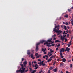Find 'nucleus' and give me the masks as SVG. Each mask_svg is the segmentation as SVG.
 Segmentation results:
<instances>
[{
	"instance_id": "nucleus-11",
	"label": "nucleus",
	"mask_w": 73,
	"mask_h": 73,
	"mask_svg": "<svg viewBox=\"0 0 73 73\" xmlns=\"http://www.w3.org/2000/svg\"><path fill=\"white\" fill-rule=\"evenodd\" d=\"M70 50V48H68V47H66V49H65V51H69Z\"/></svg>"
},
{
	"instance_id": "nucleus-22",
	"label": "nucleus",
	"mask_w": 73,
	"mask_h": 73,
	"mask_svg": "<svg viewBox=\"0 0 73 73\" xmlns=\"http://www.w3.org/2000/svg\"><path fill=\"white\" fill-rule=\"evenodd\" d=\"M20 72L21 73H24V71L22 70H20Z\"/></svg>"
},
{
	"instance_id": "nucleus-55",
	"label": "nucleus",
	"mask_w": 73,
	"mask_h": 73,
	"mask_svg": "<svg viewBox=\"0 0 73 73\" xmlns=\"http://www.w3.org/2000/svg\"><path fill=\"white\" fill-rule=\"evenodd\" d=\"M44 54H46V52H45L44 53Z\"/></svg>"
},
{
	"instance_id": "nucleus-21",
	"label": "nucleus",
	"mask_w": 73,
	"mask_h": 73,
	"mask_svg": "<svg viewBox=\"0 0 73 73\" xmlns=\"http://www.w3.org/2000/svg\"><path fill=\"white\" fill-rule=\"evenodd\" d=\"M52 61V59L51 58H50L47 61V62H50V61Z\"/></svg>"
},
{
	"instance_id": "nucleus-8",
	"label": "nucleus",
	"mask_w": 73,
	"mask_h": 73,
	"mask_svg": "<svg viewBox=\"0 0 73 73\" xmlns=\"http://www.w3.org/2000/svg\"><path fill=\"white\" fill-rule=\"evenodd\" d=\"M27 61H25L23 62V66H24V67H25V68L26 67V65H27Z\"/></svg>"
},
{
	"instance_id": "nucleus-1",
	"label": "nucleus",
	"mask_w": 73,
	"mask_h": 73,
	"mask_svg": "<svg viewBox=\"0 0 73 73\" xmlns=\"http://www.w3.org/2000/svg\"><path fill=\"white\" fill-rule=\"evenodd\" d=\"M54 25L55 27V28L53 29V31L57 33V35L58 36L62 32V31L61 30H59V29H60V26L59 25L56 26V24H55Z\"/></svg>"
},
{
	"instance_id": "nucleus-24",
	"label": "nucleus",
	"mask_w": 73,
	"mask_h": 73,
	"mask_svg": "<svg viewBox=\"0 0 73 73\" xmlns=\"http://www.w3.org/2000/svg\"><path fill=\"white\" fill-rule=\"evenodd\" d=\"M28 68H27V69L26 70H25L24 72V73H25H25H26V72H28Z\"/></svg>"
},
{
	"instance_id": "nucleus-56",
	"label": "nucleus",
	"mask_w": 73,
	"mask_h": 73,
	"mask_svg": "<svg viewBox=\"0 0 73 73\" xmlns=\"http://www.w3.org/2000/svg\"><path fill=\"white\" fill-rule=\"evenodd\" d=\"M42 70H41V71H40L39 72V73H42Z\"/></svg>"
},
{
	"instance_id": "nucleus-63",
	"label": "nucleus",
	"mask_w": 73,
	"mask_h": 73,
	"mask_svg": "<svg viewBox=\"0 0 73 73\" xmlns=\"http://www.w3.org/2000/svg\"><path fill=\"white\" fill-rule=\"evenodd\" d=\"M71 9H73V7L72 6L71 8Z\"/></svg>"
},
{
	"instance_id": "nucleus-25",
	"label": "nucleus",
	"mask_w": 73,
	"mask_h": 73,
	"mask_svg": "<svg viewBox=\"0 0 73 73\" xmlns=\"http://www.w3.org/2000/svg\"><path fill=\"white\" fill-rule=\"evenodd\" d=\"M38 67V66L37 65V64H36L35 66H34V67Z\"/></svg>"
},
{
	"instance_id": "nucleus-47",
	"label": "nucleus",
	"mask_w": 73,
	"mask_h": 73,
	"mask_svg": "<svg viewBox=\"0 0 73 73\" xmlns=\"http://www.w3.org/2000/svg\"><path fill=\"white\" fill-rule=\"evenodd\" d=\"M57 38H53V40H56Z\"/></svg>"
},
{
	"instance_id": "nucleus-35",
	"label": "nucleus",
	"mask_w": 73,
	"mask_h": 73,
	"mask_svg": "<svg viewBox=\"0 0 73 73\" xmlns=\"http://www.w3.org/2000/svg\"><path fill=\"white\" fill-rule=\"evenodd\" d=\"M29 66H31V62H29Z\"/></svg>"
},
{
	"instance_id": "nucleus-9",
	"label": "nucleus",
	"mask_w": 73,
	"mask_h": 73,
	"mask_svg": "<svg viewBox=\"0 0 73 73\" xmlns=\"http://www.w3.org/2000/svg\"><path fill=\"white\" fill-rule=\"evenodd\" d=\"M47 55L49 56V57H50V56L52 55V54L51 53V52H49L47 54Z\"/></svg>"
},
{
	"instance_id": "nucleus-32",
	"label": "nucleus",
	"mask_w": 73,
	"mask_h": 73,
	"mask_svg": "<svg viewBox=\"0 0 73 73\" xmlns=\"http://www.w3.org/2000/svg\"><path fill=\"white\" fill-rule=\"evenodd\" d=\"M29 69H30V72H31L32 71V68H31V67L29 68Z\"/></svg>"
},
{
	"instance_id": "nucleus-13",
	"label": "nucleus",
	"mask_w": 73,
	"mask_h": 73,
	"mask_svg": "<svg viewBox=\"0 0 73 73\" xmlns=\"http://www.w3.org/2000/svg\"><path fill=\"white\" fill-rule=\"evenodd\" d=\"M33 54H31V57L32 59H35V57L33 56Z\"/></svg>"
},
{
	"instance_id": "nucleus-19",
	"label": "nucleus",
	"mask_w": 73,
	"mask_h": 73,
	"mask_svg": "<svg viewBox=\"0 0 73 73\" xmlns=\"http://www.w3.org/2000/svg\"><path fill=\"white\" fill-rule=\"evenodd\" d=\"M31 54V52L29 51V50H28L27 51V54H28V55H29Z\"/></svg>"
},
{
	"instance_id": "nucleus-61",
	"label": "nucleus",
	"mask_w": 73,
	"mask_h": 73,
	"mask_svg": "<svg viewBox=\"0 0 73 73\" xmlns=\"http://www.w3.org/2000/svg\"><path fill=\"white\" fill-rule=\"evenodd\" d=\"M53 52H54V51L52 50V51H51V52H51V53H53Z\"/></svg>"
},
{
	"instance_id": "nucleus-6",
	"label": "nucleus",
	"mask_w": 73,
	"mask_h": 73,
	"mask_svg": "<svg viewBox=\"0 0 73 73\" xmlns=\"http://www.w3.org/2000/svg\"><path fill=\"white\" fill-rule=\"evenodd\" d=\"M52 38L50 39H49L47 40V42H50L51 43H52V44H53V42H52Z\"/></svg>"
},
{
	"instance_id": "nucleus-36",
	"label": "nucleus",
	"mask_w": 73,
	"mask_h": 73,
	"mask_svg": "<svg viewBox=\"0 0 73 73\" xmlns=\"http://www.w3.org/2000/svg\"><path fill=\"white\" fill-rule=\"evenodd\" d=\"M38 64H39L40 65H42V64H41V62H40V63H38Z\"/></svg>"
},
{
	"instance_id": "nucleus-31",
	"label": "nucleus",
	"mask_w": 73,
	"mask_h": 73,
	"mask_svg": "<svg viewBox=\"0 0 73 73\" xmlns=\"http://www.w3.org/2000/svg\"><path fill=\"white\" fill-rule=\"evenodd\" d=\"M68 12H71V9H68Z\"/></svg>"
},
{
	"instance_id": "nucleus-18",
	"label": "nucleus",
	"mask_w": 73,
	"mask_h": 73,
	"mask_svg": "<svg viewBox=\"0 0 73 73\" xmlns=\"http://www.w3.org/2000/svg\"><path fill=\"white\" fill-rule=\"evenodd\" d=\"M57 68H55V69H54L53 70V71H54V72H57Z\"/></svg>"
},
{
	"instance_id": "nucleus-54",
	"label": "nucleus",
	"mask_w": 73,
	"mask_h": 73,
	"mask_svg": "<svg viewBox=\"0 0 73 73\" xmlns=\"http://www.w3.org/2000/svg\"><path fill=\"white\" fill-rule=\"evenodd\" d=\"M24 60V59L23 58L22 59V61H23Z\"/></svg>"
},
{
	"instance_id": "nucleus-29",
	"label": "nucleus",
	"mask_w": 73,
	"mask_h": 73,
	"mask_svg": "<svg viewBox=\"0 0 73 73\" xmlns=\"http://www.w3.org/2000/svg\"><path fill=\"white\" fill-rule=\"evenodd\" d=\"M40 56H41V55H39L38 56H37L36 57V58H39V57H40Z\"/></svg>"
},
{
	"instance_id": "nucleus-57",
	"label": "nucleus",
	"mask_w": 73,
	"mask_h": 73,
	"mask_svg": "<svg viewBox=\"0 0 73 73\" xmlns=\"http://www.w3.org/2000/svg\"><path fill=\"white\" fill-rule=\"evenodd\" d=\"M69 73V72L68 71H66V73Z\"/></svg>"
},
{
	"instance_id": "nucleus-37",
	"label": "nucleus",
	"mask_w": 73,
	"mask_h": 73,
	"mask_svg": "<svg viewBox=\"0 0 73 73\" xmlns=\"http://www.w3.org/2000/svg\"><path fill=\"white\" fill-rule=\"evenodd\" d=\"M58 44V45H57V48H58V47H59V46H60V44Z\"/></svg>"
},
{
	"instance_id": "nucleus-38",
	"label": "nucleus",
	"mask_w": 73,
	"mask_h": 73,
	"mask_svg": "<svg viewBox=\"0 0 73 73\" xmlns=\"http://www.w3.org/2000/svg\"><path fill=\"white\" fill-rule=\"evenodd\" d=\"M65 33H65V31H64L63 33V35H65Z\"/></svg>"
},
{
	"instance_id": "nucleus-59",
	"label": "nucleus",
	"mask_w": 73,
	"mask_h": 73,
	"mask_svg": "<svg viewBox=\"0 0 73 73\" xmlns=\"http://www.w3.org/2000/svg\"><path fill=\"white\" fill-rule=\"evenodd\" d=\"M45 50H46V49H44V50H43V51L44 52H45Z\"/></svg>"
},
{
	"instance_id": "nucleus-12",
	"label": "nucleus",
	"mask_w": 73,
	"mask_h": 73,
	"mask_svg": "<svg viewBox=\"0 0 73 73\" xmlns=\"http://www.w3.org/2000/svg\"><path fill=\"white\" fill-rule=\"evenodd\" d=\"M60 57L61 58H62L63 57V55H62V53L60 52Z\"/></svg>"
},
{
	"instance_id": "nucleus-17",
	"label": "nucleus",
	"mask_w": 73,
	"mask_h": 73,
	"mask_svg": "<svg viewBox=\"0 0 73 73\" xmlns=\"http://www.w3.org/2000/svg\"><path fill=\"white\" fill-rule=\"evenodd\" d=\"M62 61L63 62H65V61H66V59L65 58H63L62 59Z\"/></svg>"
},
{
	"instance_id": "nucleus-60",
	"label": "nucleus",
	"mask_w": 73,
	"mask_h": 73,
	"mask_svg": "<svg viewBox=\"0 0 73 73\" xmlns=\"http://www.w3.org/2000/svg\"><path fill=\"white\" fill-rule=\"evenodd\" d=\"M50 58H53V55L52 56H51L50 57Z\"/></svg>"
},
{
	"instance_id": "nucleus-40",
	"label": "nucleus",
	"mask_w": 73,
	"mask_h": 73,
	"mask_svg": "<svg viewBox=\"0 0 73 73\" xmlns=\"http://www.w3.org/2000/svg\"><path fill=\"white\" fill-rule=\"evenodd\" d=\"M71 23H73V20L72 19L71 20Z\"/></svg>"
},
{
	"instance_id": "nucleus-42",
	"label": "nucleus",
	"mask_w": 73,
	"mask_h": 73,
	"mask_svg": "<svg viewBox=\"0 0 73 73\" xmlns=\"http://www.w3.org/2000/svg\"><path fill=\"white\" fill-rule=\"evenodd\" d=\"M42 66H45V63H43V64H42Z\"/></svg>"
},
{
	"instance_id": "nucleus-23",
	"label": "nucleus",
	"mask_w": 73,
	"mask_h": 73,
	"mask_svg": "<svg viewBox=\"0 0 73 73\" xmlns=\"http://www.w3.org/2000/svg\"><path fill=\"white\" fill-rule=\"evenodd\" d=\"M64 17H66V18H68V15L67 14L64 16Z\"/></svg>"
},
{
	"instance_id": "nucleus-39",
	"label": "nucleus",
	"mask_w": 73,
	"mask_h": 73,
	"mask_svg": "<svg viewBox=\"0 0 73 73\" xmlns=\"http://www.w3.org/2000/svg\"><path fill=\"white\" fill-rule=\"evenodd\" d=\"M67 38H65V42H66V41H67Z\"/></svg>"
},
{
	"instance_id": "nucleus-14",
	"label": "nucleus",
	"mask_w": 73,
	"mask_h": 73,
	"mask_svg": "<svg viewBox=\"0 0 73 73\" xmlns=\"http://www.w3.org/2000/svg\"><path fill=\"white\" fill-rule=\"evenodd\" d=\"M46 42V41L45 40H43L40 41V42H39V43H44V42Z\"/></svg>"
},
{
	"instance_id": "nucleus-20",
	"label": "nucleus",
	"mask_w": 73,
	"mask_h": 73,
	"mask_svg": "<svg viewBox=\"0 0 73 73\" xmlns=\"http://www.w3.org/2000/svg\"><path fill=\"white\" fill-rule=\"evenodd\" d=\"M36 71H37L36 70H33L32 72H31V73H35V72H36Z\"/></svg>"
},
{
	"instance_id": "nucleus-49",
	"label": "nucleus",
	"mask_w": 73,
	"mask_h": 73,
	"mask_svg": "<svg viewBox=\"0 0 73 73\" xmlns=\"http://www.w3.org/2000/svg\"><path fill=\"white\" fill-rule=\"evenodd\" d=\"M48 57V55H45V57Z\"/></svg>"
},
{
	"instance_id": "nucleus-48",
	"label": "nucleus",
	"mask_w": 73,
	"mask_h": 73,
	"mask_svg": "<svg viewBox=\"0 0 73 73\" xmlns=\"http://www.w3.org/2000/svg\"><path fill=\"white\" fill-rule=\"evenodd\" d=\"M48 73H50V70H49L48 72Z\"/></svg>"
},
{
	"instance_id": "nucleus-51",
	"label": "nucleus",
	"mask_w": 73,
	"mask_h": 73,
	"mask_svg": "<svg viewBox=\"0 0 73 73\" xmlns=\"http://www.w3.org/2000/svg\"><path fill=\"white\" fill-rule=\"evenodd\" d=\"M70 68H72V64H71L70 65Z\"/></svg>"
},
{
	"instance_id": "nucleus-10",
	"label": "nucleus",
	"mask_w": 73,
	"mask_h": 73,
	"mask_svg": "<svg viewBox=\"0 0 73 73\" xmlns=\"http://www.w3.org/2000/svg\"><path fill=\"white\" fill-rule=\"evenodd\" d=\"M71 44H72V41H70L69 44H68V47H70V45H71Z\"/></svg>"
},
{
	"instance_id": "nucleus-46",
	"label": "nucleus",
	"mask_w": 73,
	"mask_h": 73,
	"mask_svg": "<svg viewBox=\"0 0 73 73\" xmlns=\"http://www.w3.org/2000/svg\"><path fill=\"white\" fill-rule=\"evenodd\" d=\"M64 25H62L61 26V28H64Z\"/></svg>"
},
{
	"instance_id": "nucleus-41",
	"label": "nucleus",
	"mask_w": 73,
	"mask_h": 73,
	"mask_svg": "<svg viewBox=\"0 0 73 73\" xmlns=\"http://www.w3.org/2000/svg\"><path fill=\"white\" fill-rule=\"evenodd\" d=\"M33 63H34V64H36V63H37V62L36 61H33Z\"/></svg>"
},
{
	"instance_id": "nucleus-4",
	"label": "nucleus",
	"mask_w": 73,
	"mask_h": 73,
	"mask_svg": "<svg viewBox=\"0 0 73 73\" xmlns=\"http://www.w3.org/2000/svg\"><path fill=\"white\" fill-rule=\"evenodd\" d=\"M52 44V43H49L47 45V46L48 47H51V46H53L55 45V44H52V45H50V44Z\"/></svg>"
},
{
	"instance_id": "nucleus-30",
	"label": "nucleus",
	"mask_w": 73,
	"mask_h": 73,
	"mask_svg": "<svg viewBox=\"0 0 73 73\" xmlns=\"http://www.w3.org/2000/svg\"><path fill=\"white\" fill-rule=\"evenodd\" d=\"M35 68H34V69H38V67H35Z\"/></svg>"
},
{
	"instance_id": "nucleus-3",
	"label": "nucleus",
	"mask_w": 73,
	"mask_h": 73,
	"mask_svg": "<svg viewBox=\"0 0 73 73\" xmlns=\"http://www.w3.org/2000/svg\"><path fill=\"white\" fill-rule=\"evenodd\" d=\"M40 44V43H38L36 44V46L35 51L37 52L38 50V45Z\"/></svg>"
},
{
	"instance_id": "nucleus-50",
	"label": "nucleus",
	"mask_w": 73,
	"mask_h": 73,
	"mask_svg": "<svg viewBox=\"0 0 73 73\" xmlns=\"http://www.w3.org/2000/svg\"><path fill=\"white\" fill-rule=\"evenodd\" d=\"M44 61H42L41 62V64H44Z\"/></svg>"
},
{
	"instance_id": "nucleus-7",
	"label": "nucleus",
	"mask_w": 73,
	"mask_h": 73,
	"mask_svg": "<svg viewBox=\"0 0 73 73\" xmlns=\"http://www.w3.org/2000/svg\"><path fill=\"white\" fill-rule=\"evenodd\" d=\"M21 66L22 67L21 68L22 69V70H23L24 71L25 70V68H24V65H23V64H22Z\"/></svg>"
},
{
	"instance_id": "nucleus-34",
	"label": "nucleus",
	"mask_w": 73,
	"mask_h": 73,
	"mask_svg": "<svg viewBox=\"0 0 73 73\" xmlns=\"http://www.w3.org/2000/svg\"><path fill=\"white\" fill-rule=\"evenodd\" d=\"M38 53H36L35 54V55L36 56H38Z\"/></svg>"
},
{
	"instance_id": "nucleus-16",
	"label": "nucleus",
	"mask_w": 73,
	"mask_h": 73,
	"mask_svg": "<svg viewBox=\"0 0 73 73\" xmlns=\"http://www.w3.org/2000/svg\"><path fill=\"white\" fill-rule=\"evenodd\" d=\"M45 43H44V45H48V41L45 42Z\"/></svg>"
},
{
	"instance_id": "nucleus-26",
	"label": "nucleus",
	"mask_w": 73,
	"mask_h": 73,
	"mask_svg": "<svg viewBox=\"0 0 73 73\" xmlns=\"http://www.w3.org/2000/svg\"><path fill=\"white\" fill-rule=\"evenodd\" d=\"M53 69V67H51L50 68H49L50 70H52Z\"/></svg>"
},
{
	"instance_id": "nucleus-52",
	"label": "nucleus",
	"mask_w": 73,
	"mask_h": 73,
	"mask_svg": "<svg viewBox=\"0 0 73 73\" xmlns=\"http://www.w3.org/2000/svg\"><path fill=\"white\" fill-rule=\"evenodd\" d=\"M69 34H68L67 35V37H69Z\"/></svg>"
},
{
	"instance_id": "nucleus-58",
	"label": "nucleus",
	"mask_w": 73,
	"mask_h": 73,
	"mask_svg": "<svg viewBox=\"0 0 73 73\" xmlns=\"http://www.w3.org/2000/svg\"><path fill=\"white\" fill-rule=\"evenodd\" d=\"M44 49L43 48H42V51H43L44 50Z\"/></svg>"
},
{
	"instance_id": "nucleus-43",
	"label": "nucleus",
	"mask_w": 73,
	"mask_h": 73,
	"mask_svg": "<svg viewBox=\"0 0 73 73\" xmlns=\"http://www.w3.org/2000/svg\"><path fill=\"white\" fill-rule=\"evenodd\" d=\"M71 61V60H68V62H70Z\"/></svg>"
},
{
	"instance_id": "nucleus-64",
	"label": "nucleus",
	"mask_w": 73,
	"mask_h": 73,
	"mask_svg": "<svg viewBox=\"0 0 73 73\" xmlns=\"http://www.w3.org/2000/svg\"><path fill=\"white\" fill-rule=\"evenodd\" d=\"M44 72H45L44 71H42V73H44Z\"/></svg>"
},
{
	"instance_id": "nucleus-5",
	"label": "nucleus",
	"mask_w": 73,
	"mask_h": 73,
	"mask_svg": "<svg viewBox=\"0 0 73 73\" xmlns=\"http://www.w3.org/2000/svg\"><path fill=\"white\" fill-rule=\"evenodd\" d=\"M65 48H62L60 49L59 52H65Z\"/></svg>"
},
{
	"instance_id": "nucleus-45",
	"label": "nucleus",
	"mask_w": 73,
	"mask_h": 73,
	"mask_svg": "<svg viewBox=\"0 0 73 73\" xmlns=\"http://www.w3.org/2000/svg\"><path fill=\"white\" fill-rule=\"evenodd\" d=\"M38 61H40V62H41V60L38 59Z\"/></svg>"
},
{
	"instance_id": "nucleus-62",
	"label": "nucleus",
	"mask_w": 73,
	"mask_h": 73,
	"mask_svg": "<svg viewBox=\"0 0 73 73\" xmlns=\"http://www.w3.org/2000/svg\"><path fill=\"white\" fill-rule=\"evenodd\" d=\"M69 33H71V32H70V30H69Z\"/></svg>"
},
{
	"instance_id": "nucleus-33",
	"label": "nucleus",
	"mask_w": 73,
	"mask_h": 73,
	"mask_svg": "<svg viewBox=\"0 0 73 73\" xmlns=\"http://www.w3.org/2000/svg\"><path fill=\"white\" fill-rule=\"evenodd\" d=\"M56 34H54V35L53 36H52V37H53L54 38L55 37H56Z\"/></svg>"
},
{
	"instance_id": "nucleus-15",
	"label": "nucleus",
	"mask_w": 73,
	"mask_h": 73,
	"mask_svg": "<svg viewBox=\"0 0 73 73\" xmlns=\"http://www.w3.org/2000/svg\"><path fill=\"white\" fill-rule=\"evenodd\" d=\"M61 42V41L60 40H55V43H57V42Z\"/></svg>"
},
{
	"instance_id": "nucleus-2",
	"label": "nucleus",
	"mask_w": 73,
	"mask_h": 73,
	"mask_svg": "<svg viewBox=\"0 0 73 73\" xmlns=\"http://www.w3.org/2000/svg\"><path fill=\"white\" fill-rule=\"evenodd\" d=\"M60 36L61 40L63 41L65 40V37H66V33H65V34L63 35V36H62L61 35H60Z\"/></svg>"
},
{
	"instance_id": "nucleus-27",
	"label": "nucleus",
	"mask_w": 73,
	"mask_h": 73,
	"mask_svg": "<svg viewBox=\"0 0 73 73\" xmlns=\"http://www.w3.org/2000/svg\"><path fill=\"white\" fill-rule=\"evenodd\" d=\"M64 28L65 30L66 29V26H64Z\"/></svg>"
},
{
	"instance_id": "nucleus-28",
	"label": "nucleus",
	"mask_w": 73,
	"mask_h": 73,
	"mask_svg": "<svg viewBox=\"0 0 73 73\" xmlns=\"http://www.w3.org/2000/svg\"><path fill=\"white\" fill-rule=\"evenodd\" d=\"M65 24H66V25H69V24H68V22H66L65 23Z\"/></svg>"
},
{
	"instance_id": "nucleus-44",
	"label": "nucleus",
	"mask_w": 73,
	"mask_h": 73,
	"mask_svg": "<svg viewBox=\"0 0 73 73\" xmlns=\"http://www.w3.org/2000/svg\"><path fill=\"white\" fill-rule=\"evenodd\" d=\"M16 72L17 73V72H20V70H17Z\"/></svg>"
},
{
	"instance_id": "nucleus-53",
	"label": "nucleus",
	"mask_w": 73,
	"mask_h": 73,
	"mask_svg": "<svg viewBox=\"0 0 73 73\" xmlns=\"http://www.w3.org/2000/svg\"><path fill=\"white\" fill-rule=\"evenodd\" d=\"M43 58H45V56H43Z\"/></svg>"
}]
</instances>
